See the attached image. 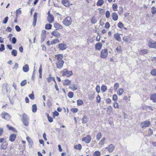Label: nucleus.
Segmentation results:
<instances>
[{
	"label": "nucleus",
	"instance_id": "6",
	"mask_svg": "<svg viewBox=\"0 0 156 156\" xmlns=\"http://www.w3.org/2000/svg\"><path fill=\"white\" fill-rule=\"evenodd\" d=\"M148 46L151 48H156V42L154 41H150L148 42Z\"/></svg>",
	"mask_w": 156,
	"mask_h": 156
},
{
	"label": "nucleus",
	"instance_id": "41",
	"mask_svg": "<svg viewBox=\"0 0 156 156\" xmlns=\"http://www.w3.org/2000/svg\"><path fill=\"white\" fill-rule=\"evenodd\" d=\"M101 134L100 132L98 133L96 136L97 140H99L101 138Z\"/></svg>",
	"mask_w": 156,
	"mask_h": 156
},
{
	"label": "nucleus",
	"instance_id": "43",
	"mask_svg": "<svg viewBox=\"0 0 156 156\" xmlns=\"http://www.w3.org/2000/svg\"><path fill=\"white\" fill-rule=\"evenodd\" d=\"M118 26L120 29L123 28L124 27L123 24L121 22H119L118 23Z\"/></svg>",
	"mask_w": 156,
	"mask_h": 156
},
{
	"label": "nucleus",
	"instance_id": "25",
	"mask_svg": "<svg viewBox=\"0 0 156 156\" xmlns=\"http://www.w3.org/2000/svg\"><path fill=\"white\" fill-rule=\"evenodd\" d=\"M71 83L70 80H65L63 82V84L64 86H67L70 85Z\"/></svg>",
	"mask_w": 156,
	"mask_h": 156
},
{
	"label": "nucleus",
	"instance_id": "51",
	"mask_svg": "<svg viewBox=\"0 0 156 156\" xmlns=\"http://www.w3.org/2000/svg\"><path fill=\"white\" fill-rule=\"evenodd\" d=\"M148 136H150L152 135L153 133V130L149 128L148 131Z\"/></svg>",
	"mask_w": 156,
	"mask_h": 156
},
{
	"label": "nucleus",
	"instance_id": "29",
	"mask_svg": "<svg viewBox=\"0 0 156 156\" xmlns=\"http://www.w3.org/2000/svg\"><path fill=\"white\" fill-rule=\"evenodd\" d=\"M7 144H2L0 146V148L2 149H5L7 147Z\"/></svg>",
	"mask_w": 156,
	"mask_h": 156
},
{
	"label": "nucleus",
	"instance_id": "45",
	"mask_svg": "<svg viewBox=\"0 0 156 156\" xmlns=\"http://www.w3.org/2000/svg\"><path fill=\"white\" fill-rule=\"evenodd\" d=\"M6 139L5 138H1L0 139V143H3V144L5 143L6 142Z\"/></svg>",
	"mask_w": 156,
	"mask_h": 156
},
{
	"label": "nucleus",
	"instance_id": "42",
	"mask_svg": "<svg viewBox=\"0 0 156 156\" xmlns=\"http://www.w3.org/2000/svg\"><path fill=\"white\" fill-rule=\"evenodd\" d=\"M107 89V87L106 86L102 85L101 88V90L103 92L105 91Z\"/></svg>",
	"mask_w": 156,
	"mask_h": 156
},
{
	"label": "nucleus",
	"instance_id": "4",
	"mask_svg": "<svg viewBox=\"0 0 156 156\" xmlns=\"http://www.w3.org/2000/svg\"><path fill=\"white\" fill-rule=\"evenodd\" d=\"M64 63L63 60L57 61L55 62L56 67L58 69H61L63 66Z\"/></svg>",
	"mask_w": 156,
	"mask_h": 156
},
{
	"label": "nucleus",
	"instance_id": "57",
	"mask_svg": "<svg viewBox=\"0 0 156 156\" xmlns=\"http://www.w3.org/2000/svg\"><path fill=\"white\" fill-rule=\"evenodd\" d=\"M59 115V113L56 111H55L53 113V116L55 117V116H58Z\"/></svg>",
	"mask_w": 156,
	"mask_h": 156
},
{
	"label": "nucleus",
	"instance_id": "37",
	"mask_svg": "<svg viewBox=\"0 0 156 156\" xmlns=\"http://www.w3.org/2000/svg\"><path fill=\"white\" fill-rule=\"evenodd\" d=\"M37 105L36 104L33 105L32 106V111L33 112H35L37 111Z\"/></svg>",
	"mask_w": 156,
	"mask_h": 156
},
{
	"label": "nucleus",
	"instance_id": "38",
	"mask_svg": "<svg viewBox=\"0 0 156 156\" xmlns=\"http://www.w3.org/2000/svg\"><path fill=\"white\" fill-rule=\"evenodd\" d=\"M151 73L154 76H156V69H153L151 71Z\"/></svg>",
	"mask_w": 156,
	"mask_h": 156
},
{
	"label": "nucleus",
	"instance_id": "10",
	"mask_svg": "<svg viewBox=\"0 0 156 156\" xmlns=\"http://www.w3.org/2000/svg\"><path fill=\"white\" fill-rule=\"evenodd\" d=\"M91 140V137L89 135H87L85 138H82V141H85L86 143H89Z\"/></svg>",
	"mask_w": 156,
	"mask_h": 156
},
{
	"label": "nucleus",
	"instance_id": "19",
	"mask_svg": "<svg viewBox=\"0 0 156 156\" xmlns=\"http://www.w3.org/2000/svg\"><path fill=\"white\" fill-rule=\"evenodd\" d=\"M115 147L112 144H110L108 147V151L109 152H112L114 150Z\"/></svg>",
	"mask_w": 156,
	"mask_h": 156
},
{
	"label": "nucleus",
	"instance_id": "12",
	"mask_svg": "<svg viewBox=\"0 0 156 156\" xmlns=\"http://www.w3.org/2000/svg\"><path fill=\"white\" fill-rule=\"evenodd\" d=\"M55 58L57 60V61H62V59L63 58V55L61 54H58L55 55Z\"/></svg>",
	"mask_w": 156,
	"mask_h": 156
},
{
	"label": "nucleus",
	"instance_id": "61",
	"mask_svg": "<svg viewBox=\"0 0 156 156\" xmlns=\"http://www.w3.org/2000/svg\"><path fill=\"white\" fill-rule=\"evenodd\" d=\"M16 38L15 37H13L12 38V43L13 44H15L16 43Z\"/></svg>",
	"mask_w": 156,
	"mask_h": 156
},
{
	"label": "nucleus",
	"instance_id": "3",
	"mask_svg": "<svg viewBox=\"0 0 156 156\" xmlns=\"http://www.w3.org/2000/svg\"><path fill=\"white\" fill-rule=\"evenodd\" d=\"M63 24L66 26H69L71 25L72 19L70 16H68L65 18L63 20Z\"/></svg>",
	"mask_w": 156,
	"mask_h": 156
},
{
	"label": "nucleus",
	"instance_id": "52",
	"mask_svg": "<svg viewBox=\"0 0 156 156\" xmlns=\"http://www.w3.org/2000/svg\"><path fill=\"white\" fill-rule=\"evenodd\" d=\"M53 80L54 81H55V80L53 77H51V76H50L48 78H47V80L48 83H49L51 82V80Z\"/></svg>",
	"mask_w": 156,
	"mask_h": 156
},
{
	"label": "nucleus",
	"instance_id": "7",
	"mask_svg": "<svg viewBox=\"0 0 156 156\" xmlns=\"http://www.w3.org/2000/svg\"><path fill=\"white\" fill-rule=\"evenodd\" d=\"M101 57L102 58H105L107 55V50L106 49H102L101 53Z\"/></svg>",
	"mask_w": 156,
	"mask_h": 156
},
{
	"label": "nucleus",
	"instance_id": "36",
	"mask_svg": "<svg viewBox=\"0 0 156 156\" xmlns=\"http://www.w3.org/2000/svg\"><path fill=\"white\" fill-rule=\"evenodd\" d=\"M52 25L50 24H47L45 25V28L46 29H51V28Z\"/></svg>",
	"mask_w": 156,
	"mask_h": 156
},
{
	"label": "nucleus",
	"instance_id": "58",
	"mask_svg": "<svg viewBox=\"0 0 156 156\" xmlns=\"http://www.w3.org/2000/svg\"><path fill=\"white\" fill-rule=\"evenodd\" d=\"M117 8V5L116 4H114L112 5V8L114 10H116Z\"/></svg>",
	"mask_w": 156,
	"mask_h": 156
},
{
	"label": "nucleus",
	"instance_id": "62",
	"mask_svg": "<svg viewBox=\"0 0 156 156\" xmlns=\"http://www.w3.org/2000/svg\"><path fill=\"white\" fill-rule=\"evenodd\" d=\"M117 96L116 95L114 94L112 97V99L114 101H116L117 99Z\"/></svg>",
	"mask_w": 156,
	"mask_h": 156
},
{
	"label": "nucleus",
	"instance_id": "24",
	"mask_svg": "<svg viewBox=\"0 0 156 156\" xmlns=\"http://www.w3.org/2000/svg\"><path fill=\"white\" fill-rule=\"evenodd\" d=\"M112 19L114 21H116L118 19V16L115 12L113 13L112 14Z\"/></svg>",
	"mask_w": 156,
	"mask_h": 156
},
{
	"label": "nucleus",
	"instance_id": "55",
	"mask_svg": "<svg viewBox=\"0 0 156 156\" xmlns=\"http://www.w3.org/2000/svg\"><path fill=\"white\" fill-rule=\"evenodd\" d=\"M26 139H27V141H28V142L30 144H32V140H31V139L29 136L27 137Z\"/></svg>",
	"mask_w": 156,
	"mask_h": 156
},
{
	"label": "nucleus",
	"instance_id": "8",
	"mask_svg": "<svg viewBox=\"0 0 156 156\" xmlns=\"http://www.w3.org/2000/svg\"><path fill=\"white\" fill-rule=\"evenodd\" d=\"M150 124V121L148 120H146L144 121L141 123V126L142 128L148 127V126H149Z\"/></svg>",
	"mask_w": 156,
	"mask_h": 156
},
{
	"label": "nucleus",
	"instance_id": "27",
	"mask_svg": "<svg viewBox=\"0 0 156 156\" xmlns=\"http://www.w3.org/2000/svg\"><path fill=\"white\" fill-rule=\"evenodd\" d=\"M74 147L76 150H80L82 149V146L80 144H79L78 145H74Z\"/></svg>",
	"mask_w": 156,
	"mask_h": 156
},
{
	"label": "nucleus",
	"instance_id": "1",
	"mask_svg": "<svg viewBox=\"0 0 156 156\" xmlns=\"http://www.w3.org/2000/svg\"><path fill=\"white\" fill-rule=\"evenodd\" d=\"M21 120L24 125L26 126L28 125L29 119V116L26 114L24 113L23 114Z\"/></svg>",
	"mask_w": 156,
	"mask_h": 156
},
{
	"label": "nucleus",
	"instance_id": "26",
	"mask_svg": "<svg viewBox=\"0 0 156 156\" xmlns=\"http://www.w3.org/2000/svg\"><path fill=\"white\" fill-rule=\"evenodd\" d=\"M150 99L154 102H156V93L152 95L150 97Z\"/></svg>",
	"mask_w": 156,
	"mask_h": 156
},
{
	"label": "nucleus",
	"instance_id": "28",
	"mask_svg": "<svg viewBox=\"0 0 156 156\" xmlns=\"http://www.w3.org/2000/svg\"><path fill=\"white\" fill-rule=\"evenodd\" d=\"M124 91V90L123 89L119 88L117 91V94L118 95L120 96L122 95Z\"/></svg>",
	"mask_w": 156,
	"mask_h": 156
},
{
	"label": "nucleus",
	"instance_id": "39",
	"mask_svg": "<svg viewBox=\"0 0 156 156\" xmlns=\"http://www.w3.org/2000/svg\"><path fill=\"white\" fill-rule=\"evenodd\" d=\"M77 105L78 106L81 105L83 103V101L82 100L80 99L77 100Z\"/></svg>",
	"mask_w": 156,
	"mask_h": 156
},
{
	"label": "nucleus",
	"instance_id": "40",
	"mask_svg": "<svg viewBox=\"0 0 156 156\" xmlns=\"http://www.w3.org/2000/svg\"><path fill=\"white\" fill-rule=\"evenodd\" d=\"M91 22L94 24L95 23L97 22V20L95 17H93L91 19Z\"/></svg>",
	"mask_w": 156,
	"mask_h": 156
},
{
	"label": "nucleus",
	"instance_id": "9",
	"mask_svg": "<svg viewBox=\"0 0 156 156\" xmlns=\"http://www.w3.org/2000/svg\"><path fill=\"white\" fill-rule=\"evenodd\" d=\"M58 48L61 50H64L66 49L67 47V46L65 44L63 43H59L58 45Z\"/></svg>",
	"mask_w": 156,
	"mask_h": 156
},
{
	"label": "nucleus",
	"instance_id": "60",
	"mask_svg": "<svg viewBox=\"0 0 156 156\" xmlns=\"http://www.w3.org/2000/svg\"><path fill=\"white\" fill-rule=\"evenodd\" d=\"M104 21H105L104 19H103V18L100 21V25L101 26L105 24V23L104 22Z\"/></svg>",
	"mask_w": 156,
	"mask_h": 156
},
{
	"label": "nucleus",
	"instance_id": "47",
	"mask_svg": "<svg viewBox=\"0 0 156 156\" xmlns=\"http://www.w3.org/2000/svg\"><path fill=\"white\" fill-rule=\"evenodd\" d=\"M151 12L153 14L156 13V8L155 7H153L151 8Z\"/></svg>",
	"mask_w": 156,
	"mask_h": 156
},
{
	"label": "nucleus",
	"instance_id": "44",
	"mask_svg": "<svg viewBox=\"0 0 156 156\" xmlns=\"http://www.w3.org/2000/svg\"><path fill=\"white\" fill-rule=\"evenodd\" d=\"M27 83L26 80H24L22 81L20 83V86H23L26 84Z\"/></svg>",
	"mask_w": 156,
	"mask_h": 156
},
{
	"label": "nucleus",
	"instance_id": "14",
	"mask_svg": "<svg viewBox=\"0 0 156 156\" xmlns=\"http://www.w3.org/2000/svg\"><path fill=\"white\" fill-rule=\"evenodd\" d=\"M37 15L38 14L37 12H35L34 15V19L33 21V25L34 27H35V26L36 23Z\"/></svg>",
	"mask_w": 156,
	"mask_h": 156
},
{
	"label": "nucleus",
	"instance_id": "20",
	"mask_svg": "<svg viewBox=\"0 0 156 156\" xmlns=\"http://www.w3.org/2000/svg\"><path fill=\"white\" fill-rule=\"evenodd\" d=\"M16 137V134H11V135L9 136V140L11 142L14 141L15 140Z\"/></svg>",
	"mask_w": 156,
	"mask_h": 156
},
{
	"label": "nucleus",
	"instance_id": "48",
	"mask_svg": "<svg viewBox=\"0 0 156 156\" xmlns=\"http://www.w3.org/2000/svg\"><path fill=\"white\" fill-rule=\"evenodd\" d=\"M119 84L118 83H115L114 85V89L115 90H116L119 87Z\"/></svg>",
	"mask_w": 156,
	"mask_h": 156
},
{
	"label": "nucleus",
	"instance_id": "56",
	"mask_svg": "<svg viewBox=\"0 0 156 156\" xmlns=\"http://www.w3.org/2000/svg\"><path fill=\"white\" fill-rule=\"evenodd\" d=\"M8 19L9 17L8 16H6V17H5L2 22L3 23L6 24L7 23Z\"/></svg>",
	"mask_w": 156,
	"mask_h": 156
},
{
	"label": "nucleus",
	"instance_id": "16",
	"mask_svg": "<svg viewBox=\"0 0 156 156\" xmlns=\"http://www.w3.org/2000/svg\"><path fill=\"white\" fill-rule=\"evenodd\" d=\"M62 3L63 5L66 7H68L70 5V3L68 0H62Z\"/></svg>",
	"mask_w": 156,
	"mask_h": 156
},
{
	"label": "nucleus",
	"instance_id": "31",
	"mask_svg": "<svg viewBox=\"0 0 156 156\" xmlns=\"http://www.w3.org/2000/svg\"><path fill=\"white\" fill-rule=\"evenodd\" d=\"M59 42V40L58 39H55L51 42V44H55Z\"/></svg>",
	"mask_w": 156,
	"mask_h": 156
},
{
	"label": "nucleus",
	"instance_id": "54",
	"mask_svg": "<svg viewBox=\"0 0 156 156\" xmlns=\"http://www.w3.org/2000/svg\"><path fill=\"white\" fill-rule=\"evenodd\" d=\"M5 49V46L3 44H1V47L0 48V51H2Z\"/></svg>",
	"mask_w": 156,
	"mask_h": 156
},
{
	"label": "nucleus",
	"instance_id": "15",
	"mask_svg": "<svg viewBox=\"0 0 156 156\" xmlns=\"http://www.w3.org/2000/svg\"><path fill=\"white\" fill-rule=\"evenodd\" d=\"M122 35V34L117 33L114 34V37L115 39L119 41H121V39L120 35Z\"/></svg>",
	"mask_w": 156,
	"mask_h": 156
},
{
	"label": "nucleus",
	"instance_id": "30",
	"mask_svg": "<svg viewBox=\"0 0 156 156\" xmlns=\"http://www.w3.org/2000/svg\"><path fill=\"white\" fill-rule=\"evenodd\" d=\"M87 118L86 115H84L82 119V122L83 123H86L87 122Z\"/></svg>",
	"mask_w": 156,
	"mask_h": 156
},
{
	"label": "nucleus",
	"instance_id": "34",
	"mask_svg": "<svg viewBox=\"0 0 156 156\" xmlns=\"http://www.w3.org/2000/svg\"><path fill=\"white\" fill-rule=\"evenodd\" d=\"M104 3V1L103 0H99L97 2V5L98 6H101Z\"/></svg>",
	"mask_w": 156,
	"mask_h": 156
},
{
	"label": "nucleus",
	"instance_id": "17",
	"mask_svg": "<svg viewBox=\"0 0 156 156\" xmlns=\"http://www.w3.org/2000/svg\"><path fill=\"white\" fill-rule=\"evenodd\" d=\"M54 27L56 28V30L59 29H62V25L58 23H55L54 24Z\"/></svg>",
	"mask_w": 156,
	"mask_h": 156
},
{
	"label": "nucleus",
	"instance_id": "35",
	"mask_svg": "<svg viewBox=\"0 0 156 156\" xmlns=\"http://www.w3.org/2000/svg\"><path fill=\"white\" fill-rule=\"evenodd\" d=\"M93 156H100L101 153L98 151H95L93 154Z\"/></svg>",
	"mask_w": 156,
	"mask_h": 156
},
{
	"label": "nucleus",
	"instance_id": "46",
	"mask_svg": "<svg viewBox=\"0 0 156 156\" xmlns=\"http://www.w3.org/2000/svg\"><path fill=\"white\" fill-rule=\"evenodd\" d=\"M74 93L72 92H69L68 93V96L70 98H72L73 97Z\"/></svg>",
	"mask_w": 156,
	"mask_h": 156
},
{
	"label": "nucleus",
	"instance_id": "2",
	"mask_svg": "<svg viewBox=\"0 0 156 156\" xmlns=\"http://www.w3.org/2000/svg\"><path fill=\"white\" fill-rule=\"evenodd\" d=\"M62 76H66L67 77H69L73 75V72L72 71H68L66 69H64L62 71Z\"/></svg>",
	"mask_w": 156,
	"mask_h": 156
},
{
	"label": "nucleus",
	"instance_id": "64",
	"mask_svg": "<svg viewBox=\"0 0 156 156\" xmlns=\"http://www.w3.org/2000/svg\"><path fill=\"white\" fill-rule=\"evenodd\" d=\"M16 30L17 31H20L21 30V29L20 27L18 25H16L15 26Z\"/></svg>",
	"mask_w": 156,
	"mask_h": 156
},
{
	"label": "nucleus",
	"instance_id": "33",
	"mask_svg": "<svg viewBox=\"0 0 156 156\" xmlns=\"http://www.w3.org/2000/svg\"><path fill=\"white\" fill-rule=\"evenodd\" d=\"M17 51L15 49L13 50L11 52V55L14 56H16L17 55Z\"/></svg>",
	"mask_w": 156,
	"mask_h": 156
},
{
	"label": "nucleus",
	"instance_id": "5",
	"mask_svg": "<svg viewBox=\"0 0 156 156\" xmlns=\"http://www.w3.org/2000/svg\"><path fill=\"white\" fill-rule=\"evenodd\" d=\"M1 117L3 119L6 120H9L10 118V116L9 114L6 112H3L1 115Z\"/></svg>",
	"mask_w": 156,
	"mask_h": 156
},
{
	"label": "nucleus",
	"instance_id": "49",
	"mask_svg": "<svg viewBox=\"0 0 156 156\" xmlns=\"http://www.w3.org/2000/svg\"><path fill=\"white\" fill-rule=\"evenodd\" d=\"M129 37L125 36L123 37V39L125 42H128L129 41Z\"/></svg>",
	"mask_w": 156,
	"mask_h": 156
},
{
	"label": "nucleus",
	"instance_id": "18",
	"mask_svg": "<svg viewBox=\"0 0 156 156\" xmlns=\"http://www.w3.org/2000/svg\"><path fill=\"white\" fill-rule=\"evenodd\" d=\"M69 88L73 91L77 90V85L75 84H73L69 86Z\"/></svg>",
	"mask_w": 156,
	"mask_h": 156
},
{
	"label": "nucleus",
	"instance_id": "50",
	"mask_svg": "<svg viewBox=\"0 0 156 156\" xmlns=\"http://www.w3.org/2000/svg\"><path fill=\"white\" fill-rule=\"evenodd\" d=\"M78 110V109L76 108H72L71 110V111L74 113L77 112Z\"/></svg>",
	"mask_w": 156,
	"mask_h": 156
},
{
	"label": "nucleus",
	"instance_id": "21",
	"mask_svg": "<svg viewBox=\"0 0 156 156\" xmlns=\"http://www.w3.org/2000/svg\"><path fill=\"white\" fill-rule=\"evenodd\" d=\"M148 50L147 49H143L140 50L139 51V53L140 55H143L148 53Z\"/></svg>",
	"mask_w": 156,
	"mask_h": 156
},
{
	"label": "nucleus",
	"instance_id": "59",
	"mask_svg": "<svg viewBox=\"0 0 156 156\" xmlns=\"http://www.w3.org/2000/svg\"><path fill=\"white\" fill-rule=\"evenodd\" d=\"M18 67V64L17 63H15V65L13 67V69H14L16 70Z\"/></svg>",
	"mask_w": 156,
	"mask_h": 156
},
{
	"label": "nucleus",
	"instance_id": "23",
	"mask_svg": "<svg viewBox=\"0 0 156 156\" xmlns=\"http://www.w3.org/2000/svg\"><path fill=\"white\" fill-rule=\"evenodd\" d=\"M29 66L27 64H26L23 67V70L25 72H27L29 70Z\"/></svg>",
	"mask_w": 156,
	"mask_h": 156
},
{
	"label": "nucleus",
	"instance_id": "11",
	"mask_svg": "<svg viewBox=\"0 0 156 156\" xmlns=\"http://www.w3.org/2000/svg\"><path fill=\"white\" fill-rule=\"evenodd\" d=\"M51 34L53 36L57 38H59L61 37V35L56 30H54L51 33Z\"/></svg>",
	"mask_w": 156,
	"mask_h": 156
},
{
	"label": "nucleus",
	"instance_id": "53",
	"mask_svg": "<svg viewBox=\"0 0 156 156\" xmlns=\"http://www.w3.org/2000/svg\"><path fill=\"white\" fill-rule=\"evenodd\" d=\"M105 140V138H103L100 141L99 144L101 145H103L104 144Z\"/></svg>",
	"mask_w": 156,
	"mask_h": 156
},
{
	"label": "nucleus",
	"instance_id": "22",
	"mask_svg": "<svg viewBox=\"0 0 156 156\" xmlns=\"http://www.w3.org/2000/svg\"><path fill=\"white\" fill-rule=\"evenodd\" d=\"M102 46V44L101 43L99 42L97 43L95 45V48L96 50H99L101 49Z\"/></svg>",
	"mask_w": 156,
	"mask_h": 156
},
{
	"label": "nucleus",
	"instance_id": "13",
	"mask_svg": "<svg viewBox=\"0 0 156 156\" xmlns=\"http://www.w3.org/2000/svg\"><path fill=\"white\" fill-rule=\"evenodd\" d=\"M54 20L53 16L51 14H49L47 18V20L48 22L51 23L53 22Z\"/></svg>",
	"mask_w": 156,
	"mask_h": 156
},
{
	"label": "nucleus",
	"instance_id": "32",
	"mask_svg": "<svg viewBox=\"0 0 156 156\" xmlns=\"http://www.w3.org/2000/svg\"><path fill=\"white\" fill-rule=\"evenodd\" d=\"M46 37V34H41V42L42 43L45 40Z\"/></svg>",
	"mask_w": 156,
	"mask_h": 156
},
{
	"label": "nucleus",
	"instance_id": "63",
	"mask_svg": "<svg viewBox=\"0 0 156 156\" xmlns=\"http://www.w3.org/2000/svg\"><path fill=\"white\" fill-rule=\"evenodd\" d=\"M29 98L32 100H34V95L33 94H31L29 95Z\"/></svg>",
	"mask_w": 156,
	"mask_h": 156
}]
</instances>
